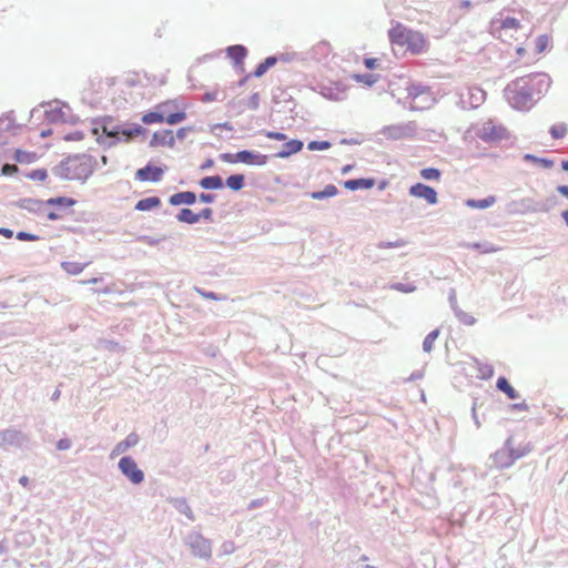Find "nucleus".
I'll return each mask as SVG.
<instances>
[{
    "label": "nucleus",
    "mask_w": 568,
    "mask_h": 568,
    "mask_svg": "<svg viewBox=\"0 0 568 568\" xmlns=\"http://www.w3.org/2000/svg\"><path fill=\"white\" fill-rule=\"evenodd\" d=\"M409 194L412 196L425 200L429 205L438 203L437 192L434 187L423 183H416L409 187Z\"/></svg>",
    "instance_id": "nucleus-13"
},
{
    "label": "nucleus",
    "mask_w": 568,
    "mask_h": 568,
    "mask_svg": "<svg viewBox=\"0 0 568 568\" xmlns=\"http://www.w3.org/2000/svg\"><path fill=\"white\" fill-rule=\"evenodd\" d=\"M199 200L203 203H212L215 200V195L211 193H201Z\"/></svg>",
    "instance_id": "nucleus-63"
},
{
    "label": "nucleus",
    "mask_w": 568,
    "mask_h": 568,
    "mask_svg": "<svg viewBox=\"0 0 568 568\" xmlns=\"http://www.w3.org/2000/svg\"><path fill=\"white\" fill-rule=\"evenodd\" d=\"M197 215H199V221L201 219L206 220V221H211L212 220V215H213V210L211 207H205L200 213H197Z\"/></svg>",
    "instance_id": "nucleus-59"
},
{
    "label": "nucleus",
    "mask_w": 568,
    "mask_h": 568,
    "mask_svg": "<svg viewBox=\"0 0 568 568\" xmlns=\"http://www.w3.org/2000/svg\"><path fill=\"white\" fill-rule=\"evenodd\" d=\"M406 99L409 100V109L413 111H423L430 109L436 99L428 85L422 83H412L406 88Z\"/></svg>",
    "instance_id": "nucleus-5"
},
{
    "label": "nucleus",
    "mask_w": 568,
    "mask_h": 568,
    "mask_svg": "<svg viewBox=\"0 0 568 568\" xmlns=\"http://www.w3.org/2000/svg\"><path fill=\"white\" fill-rule=\"evenodd\" d=\"M390 288L402 293H413L416 291V286L413 283H393Z\"/></svg>",
    "instance_id": "nucleus-46"
},
{
    "label": "nucleus",
    "mask_w": 568,
    "mask_h": 568,
    "mask_svg": "<svg viewBox=\"0 0 568 568\" xmlns=\"http://www.w3.org/2000/svg\"><path fill=\"white\" fill-rule=\"evenodd\" d=\"M420 176L428 181H438L442 176V172L435 168H426L420 171Z\"/></svg>",
    "instance_id": "nucleus-42"
},
{
    "label": "nucleus",
    "mask_w": 568,
    "mask_h": 568,
    "mask_svg": "<svg viewBox=\"0 0 568 568\" xmlns=\"http://www.w3.org/2000/svg\"><path fill=\"white\" fill-rule=\"evenodd\" d=\"M161 200L158 196H150L138 201L135 210L138 211H150L154 207L160 206Z\"/></svg>",
    "instance_id": "nucleus-32"
},
{
    "label": "nucleus",
    "mask_w": 568,
    "mask_h": 568,
    "mask_svg": "<svg viewBox=\"0 0 568 568\" xmlns=\"http://www.w3.org/2000/svg\"><path fill=\"white\" fill-rule=\"evenodd\" d=\"M14 120L11 115H2L0 116V132L8 131L13 126Z\"/></svg>",
    "instance_id": "nucleus-50"
},
{
    "label": "nucleus",
    "mask_w": 568,
    "mask_h": 568,
    "mask_svg": "<svg viewBox=\"0 0 568 568\" xmlns=\"http://www.w3.org/2000/svg\"><path fill=\"white\" fill-rule=\"evenodd\" d=\"M448 301H449V305L453 310V312H455L456 308H459L458 304H457V298H456V291L455 288H452L449 291V296H448Z\"/></svg>",
    "instance_id": "nucleus-58"
},
{
    "label": "nucleus",
    "mask_w": 568,
    "mask_h": 568,
    "mask_svg": "<svg viewBox=\"0 0 568 568\" xmlns=\"http://www.w3.org/2000/svg\"><path fill=\"white\" fill-rule=\"evenodd\" d=\"M375 185V180L374 179H365V178H362V179H352V180H347L345 183H344V186L347 189V190H351V191H356V190H359V189H371Z\"/></svg>",
    "instance_id": "nucleus-25"
},
{
    "label": "nucleus",
    "mask_w": 568,
    "mask_h": 568,
    "mask_svg": "<svg viewBox=\"0 0 568 568\" xmlns=\"http://www.w3.org/2000/svg\"><path fill=\"white\" fill-rule=\"evenodd\" d=\"M550 42V38L547 34H541L536 40V48L538 52H544Z\"/></svg>",
    "instance_id": "nucleus-49"
},
{
    "label": "nucleus",
    "mask_w": 568,
    "mask_h": 568,
    "mask_svg": "<svg viewBox=\"0 0 568 568\" xmlns=\"http://www.w3.org/2000/svg\"><path fill=\"white\" fill-rule=\"evenodd\" d=\"M28 176L33 180V181H44L48 176V173H47V170L44 169H38V170H33L32 172H30L28 174Z\"/></svg>",
    "instance_id": "nucleus-51"
},
{
    "label": "nucleus",
    "mask_w": 568,
    "mask_h": 568,
    "mask_svg": "<svg viewBox=\"0 0 568 568\" xmlns=\"http://www.w3.org/2000/svg\"><path fill=\"white\" fill-rule=\"evenodd\" d=\"M338 193V190L333 184H327L322 191H314L310 193V196L313 200H325L332 196H335Z\"/></svg>",
    "instance_id": "nucleus-33"
},
{
    "label": "nucleus",
    "mask_w": 568,
    "mask_h": 568,
    "mask_svg": "<svg viewBox=\"0 0 568 568\" xmlns=\"http://www.w3.org/2000/svg\"><path fill=\"white\" fill-rule=\"evenodd\" d=\"M546 73H532L517 78L504 90L508 103L516 110H529L550 87Z\"/></svg>",
    "instance_id": "nucleus-1"
},
{
    "label": "nucleus",
    "mask_w": 568,
    "mask_h": 568,
    "mask_svg": "<svg viewBox=\"0 0 568 568\" xmlns=\"http://www.w3.org/2000/svg\"><path fill=\"white\" fill-rule=\"evenodd\" d=\"M199 184L205 190H219L223 187V180L220 175L204 176Z\"/></svg>",
    "instance_id": "nucleus-28"
},
{
    "label": "nucleus",
    "mask_w": 568,
    "mask_h": 568,
    "mask_svg": "<svg viewBox=\"0 0 568 568\" xmlns=\"http://www.w3.org/2000/svg\"><path fill=\"white\" fill-rule=\"evenodd\" d=\"M13 159L20 163H31L34 160V154L22 150H16Z\"/></svg>",
    "instance_id": "nucleus-43"
},
{
    "label": "nucleus",
    "mask_w": 568,
    "mask_h": 568,
    "mask_svg": "<svg viewBox=\"0 0 568 568\" xmlns=\"http://www.w3.org/2000/svg\"><path fill=\"white\" fill-rule=\"evenodd\" d=\"M247 105L250 109L252 110H257L258 106H260V94L256 92V93H253L248 101H247Z\"/></svg>",
    "instance_id": "nucleus-55"
},
{
    "label": "nucleus",
    "mask_w": 568,
    "mask_h": 568,
    "mask_svg": "<svg viewBox=\"0 0 568 568\" xmlns=\"http://www.w3.org/2000/svg\"><path fill=\"white\" fill-rule=\"evenodd\" d=\"M418 130V125L416 121H407L390 125H385L381 130V134L384 135L388 140H410L413 139Z\"/></svg>",
    "instance_id": "nucleus-8"
},
{
    "label": "nucleus",
    "mask_w": 568,
    "mask_h": 568,
    "mask_svg": "<svg viewBox=\"0 0 568 568\" xmlns=\"http://www.w3.org/2000/svg\"><path fill=\"white\" fill-rule=\"evenodd\" d=\"M474 130L476 136L486 143L497 142L505 135V129L501 125H497L491 120L476 125Z\"/></svg>",
    "instance_id": "nucleus-11"
},
{
    "label": "nucleus",
    "mask_w": 568,
    "mask_h": 568,
    "mask_svg": "<svg viewBox=\"0 0 568 568\" xmlns=\"http://www.w3.org/2000/svg\"><path fill=\"white\" fill-rule=\"evenodd\" d=\"M405 245H406V241L403 240V239H398V240H396L394 242H389V241H387V242H379L377 244V247L378 248H393V247H403Z\"/></svg>",
    "instance_id": "nucleus-48"
},
{
    "label": "nucleus",
    "mask_w": 568,
    "mask_h": 568,
    "mask_svg": "<svg viewBox=\"0 0 568 568\" xmlns=\"http://www.w3.org/2000/svg\"><path fill=\"white\" fill-rule=\"evenodd\" d=\"M496 387L505 393L508 398L510 399H516L519 397L518 393L516 392V389L509 384V382L507 381L506 377H499L497 379V383H496Z\"/></svg>",
    "instance_id": "nucleus-30"
},
{
    "label": "nucleus",
    "mask_w": 568,
    "mask_h": 568,
    "mask_svg": "<svg viewBox=\"0 0 568 568\" xmlns=\"http://www.w3.org/2000/svg\"><path fill=\"white\" fill-rule=\"evenodd\" d=\"M321 93L323 97H325L329 100H335V101L342 99V94H343V92L339 91L337 88H333V87H328V85H323L321 89Z\"/></svg>",
    "instance_id": "nucleus-41"
},
{
    "label": "nucleus",
    "mask_w": 568,
    "mask_h": 568,
    "mask_svg": "<svg viewBox=\"0 0 568 568\" xmlns=\"http://www.w3.org/2000/svg\"><path fill=\"white\" fill-rule=\"evenodd\" d=\"M163 170L159 166L148 164L136 171L135 178L139 181L159 182L162 179Z\"/></svg>",
    "instance_id": "nucleus-15"
},
{
    "label": "nucleus",
    "mask_w": 568,
    "mask_h": 568,
    "mask_svg": "<svg viewBox=\"0 0 568 568\" xmlns=\"http://www.w3.org/2000/svg\"><path fill=\"white\" fill-rule=\"evenodd\" d=\"M17 239L19 241H37L39 239V236L28 233V232H24V231H21V232L17 233Z\"/></svg>",
    "instance_id": "nucleus-56"
},
{
    "label": "nucleus",
    "mask_w": 568,
    "mask_h": 568,
    "mask_svg": "<svg viewBox=\"0 0 568 568\" xmlns=\"http://www.w3.org/2000/svg\"><path fill=\"white\" fill-rule=\"evenodd\" d=\"M303 142L301 140H291L283 144L281 151L275 156L280 159H286L292 154L300 152L303 149Z\"/></svg>",
    "instance_id": "nucleus-23"
},
{
    "label": "nucleus",
    "mask_w": 568,
    "mask_h": 568,
    "mask_svg": "<svg viewBox=\"0 0 568 568\" xmlns=\"http://www.w3.org/2000/svg\"><path fill=\"white\" fill-rule=\"evenodd\" d=\"M456 104L463 110H473L480 106L486 100V92L477 87H463L456 91Z\"/></svg>",
    "instance_id": "nucleus-6"
},
{
    "label": "nucleus",
    "mask_w": 568,
    "mask_h": 568,
    "mask_svg": "<svg viewBox=\"0 0 568 568\" xmlns=\"http://www.w3.org/2000/svg\"><path fill=\"white\" fill-rule=\"evenodd\" d=\"M18 206L30 213L43 214L45 213L47 201L27 197L19 200Z\"/></svg>",
    "instance_id": "nucleus-19"
},
{
    "label": "nucleus",
    "mask_w": 568,
    "mask_h": 568,
    "mask_svg": "<svg viewBox=\"0 0 568 568\" xmlns=\"http://www.w3.org/2000/svg\"><path fill=\"white\" fill-rule=\"evenodd\" d=\"M222 550L224 554L230 555L234 552L235 546L232 541H224L222 544Z\"/></svg>",
    "instance_id": "nucleus-62"
},
{
    "label": "nucleus",
    "mask_w": 568,
    "mask_h": 568,
    "mask_svg": "<svg viewBox=\"0 0 568 568\" xmlns=\"http://www.w3.org/2000/svg\"><path fill=\"white\" fill-rule=\"evenodd\" d=\"M69 108L65 104L60 106V102H55V105L50 110H45L47 120L49 122H69L71 115L68 114Z\"/></svg>",
    "instance_id": "nucleus-16"
},
{
    "label": "nucleus",
    "mask_w": 568,
    "mask_h": 568,
    "mask_svg": "<svg viewBox=\"0 0 568 568\" xmlns=\"http://www.w3.org/2000/svg\"><path fill=\"white\" fill-rule=\"evenodd\" d=\"M140 437L136 433H130L123 440L119 442L112 449L110 457L114 458L124 454L130 448L138 445Z\"/></svg>",
    "instance_id": "nucleus-17"
},
{
    "label": "nucleus",
    "mask_w": 568,
    "mask_h": 568,
    "mask_svg": "<svg viewBox=\"0 0 568 568\" xmlns=\"http://www.w3.org/2000/svg\"><path fill=\"white\" fill-rule=\"evenodd\" d=\"M219 92L217 91H213V92H206L204 95H203V101L204 102H212V101H215V100H219Z\"/></svg>",
    "instance_id": "nucleus-64"
},
{
    "label": "nucleus",
    "mask_w": 568,
    "mask_h": 568,
    "mask_svg": "<svg viewBox=\"0 0 568 568\" xmlns=\"http://www.w3.org/2000/svg\"><path fill=\"white\" fill-rule=\"evenodd\" d=\"M438 336H439V329H434L426 335V337L424 338V342H423L424 352L430 353L433 351L434 343Z\"/></svg>",
    "instance_id": "nucleus-39"
},
{
    "label": "nucleus",
    "mask_w": 568,
    "mask_h": 568,
    "mask_svg": "<svg viewBox=\"0 0 568 568\" xmlns=\"http://www.w3.org/2000/svg\"><path fill=\"white\" fill-rule=\"evenodd\" d=\"M226 53L234 61V64L239 65L246 58L247 49L242 44L230 45L226 48Z\"/></svg>",
    "instance_id": "nucleus-24"
},
{
    "label": "nucleus",
    "mask_w": 568,
    "mask_h": 568,
    "mask_svg": "<svg viewBox=\"0 0 568 568\" xmlns=\"http://www.w3.org/2000/svg\"><path fill=\"white\" fill-rule=\"evenodd\" d=\"M459 246L465 247V248L477 250L483 254L496 253L500 250V247H498L497 245H495L488 241L475 242V243L463 242L459 244Z\"/></svg>",
    "instance_id": "nucleus-21"
},
{
    "label": "nucleus",
    "mask_w": 568,
    "mask_h": 568,
    "mask_svg": "<svg viewBox=\"0 0 568 568\" xmlns=\"http://www.w3.org/2000/svg\"><path fill=\"white\" fill-rule=\"evenodd\" d=\"M195 201H196V195L194 192H191V191H183V192L175 193V194L171 195L169 199V203L174 206H178L181 204L192 205L195 203Z\"/></svg>",
    "instance_id": "nucleus-22"
},
{
    "label": "nucleus",
    "mask_w": 568,
    "mask_h": 568,
    "mask_svg": "<svg viewBox=\"0 0 568 568\" xmlns=\"http://www.w3.org/2000/svg\"><path fill=\"white\" fill-rule=\"evenodd\" d=\"M263 134L266 138L272 139V140H276V141H285L286 140V135L284 133H281V132L263 131Z\"/></svg>",
    "instance_id": "nucleus-53"
},
{
    "label": "nucleus",
    "mask_w": 568,
    "mask_h": 568,
    "mask_svg": "<svg viewBox=\"0 0 568 568\" xmlns=\"http://www.w3.org/2000/svg\"><path fill=\"white\" fill-rule=\"evenodd\" d=\"M176 219L179 222L187 224H195L199 222V215L190 209H182L178 213Z\"/></svg>",
    "instance_id": "nucleus-36"
},
{
    "label": "nucleus",
    "mask_w": 568,
    "mask_h": 568,
    "mask_svg": "<svg viewBox=\"0 0 568 568\" xmlns=\"http://www.w3.org/2000/svg\"><path fill=\"white\" fill-rule=\"evenodd\" d=\"M186 118V114L185 112H175V113H171L169 115H164V121L168 123V124H171V125H174V124H178L180 122H182L183 120H185Z\"/></svg>",
    "instance_id": "nucleus-45"
},
{
    "label": "nucleus",
    "mask_w": 568,
    "mask_h": 568,
    "mask_svg": "<svg viewBox=\"0 0 568 568\" xmlns=\"http://www.w3.org/2000/svg\"><path fill=\"white\" fill-rule=\"evenodd\" d=\"M123 476L133 485H140L144 480V473L138 467L136 462L131 456H123L118 464Z\"/></svg>",
    "instance_id": "nucleus-12"
},
{
    "label": "nucleus",
    "mask_w": 568,
    "mask_h": 568,
    "mask_svg": "<svg viewBox=\"0 0 568 568\" xmlns=\"http://www.w3.org/2000/svg\"><path fill=\"white\" fill-rule=\"evenodd\" d=\"M521 457H524V453H516L515 448L511 446V439L508 438L504 447L491 456V459L497 468H507Z\"/></svg>",
    "instance_id": "nucleus-10"
},
{
    "label": "nucleus",
    "mask_w": 568,
    "mask_h": 568,
    "mask_svg": "<svg viewBox=\"0 0 568 568\" xmlns=\"http://www.w3.org/2000/svg\"><path fill=\"white\" fill-rule=\"evenodd\" d=\"M280 58H277L276 55H271V57H267L263 62H261L255 71H254V77L256 78H260L262 77L264 73H266V71L274 67L277 62H278Z\"/></svg>",
    "instance_id": "nucleus-34"
},
{
    "label": "nucleus",
    "mask_w": 568,
    "mask_h": 568,
    "mask_svg": "<svg viewBox=\"0 0 568 568\" xmlns=\"http://www.w3.org/2000/svg\"><path fill=\"white\" fill-rule=\"evenodd\" d=\"M388 37L393 45L405 48L412 54H422L428 50V41L423 33L400 23L388 31Z\"/></svg>",
    "instance_id": "nucleus-4"
},
{
    "label": "nucleus",
    "mask_w": 568,
    "mask_h": 568,
    "mask_svg": "<svg viewBox=\"0 0 568 568\" xmlns=\"http://www.w3.org/2000/svg\"><path fill=\"white\" fill-rule=\"evenodd\" d=\"M29 444V436L21 430L13 427L0 429V448L6 450L10 448L23 449L28 448Z\"/></svg>",
    "instance_id": "nucleus-9"
},
{
    "label": "nucleus",
    "mask_w": 568,
    "mask_h": 568,
    "mask_svg": "<svg viewBox=\"0 0 568 568\" xmlns=\"http://www.w3.org/2000/svg\"><path fill=\"white\" fill-rule=\"evenodd\" d=\"M454 315L464 325L471 326L476 323V318L473 315L464 312L460 307L455 310Z\"/></svg>",
    "instance_id": "nucleus-40"
},
{
    "label": "nucleus",
    "mask_w": 568,
    "mask_h": 568,
    "mask_svg": "<svg viewBox=\"0 0 568 568\" xmlns=\"http://www.w3.org/2000/svg\"><path fill=\"white\" fill-rule=\"evenodd\" d=\"M141 125H120L112 118H104L92 128V134L95 135L100 144L111 148L118 142H128L134 136L141 134Z\"/></svg>",
    "instance_id": "nucleus-2"
},
{
    "label": "nucleus",
    "mask_w": 568,
    "mask_h": 568,
    "mask_svg": "<svg viewBox=\"0 0 568 568\" xmlns=\"http://www.w3.org/2000/svg\"><path fill=\"white\" fill-rule=\"evenodd\" d=\"M57 448L59 450H68V449H70L71 448V440L68 439V438H62V439L58 440Z\"/></svg>",
    "instance_id": "nucleus-61"
},
{
    "label": "nucleus",
    "mask_w": 568,
    "mask_h": 568,
    "mask_svg": "<svg viewBox=\"0 0 568 568\" xmlns=\"http://www.w3.org/2000/svg\"><path fill=\"white\" fill-rule=\"evenodd\" d=\"M225 184L232 191H240L244 186V175L232 174L226 179Z\"/></svg>",
    "instance_id": "nucleus-38"
},
{
    "label": "nucleus",
    "mask_w": 568,
    "mask_h": 568,
    "mask_svg": "<svg viewBox=\"0 0 568 568\" xmlns=\"http://www.w3.org/2000/svg\"><path fill=\"white\" fill-rule=\"evenodd\" d=\"M219 159L225 163H237L240 160L236 158V153H221Z\"/></svg>",
    "instance_id": "nucleus-52"
},
{
    "label": "nucleus",
    "mask_w": 568,
    "mask_h": 568,
    "mask_svg": "<svg viewBox=\"0 0 568 568\" xmlns=\"http://www.w3.org/2000/svg\"><path fill=\"white\" fill-rule=\"evenodd\" d=\"M175 138L172 130H163L154 132L151 139V146H170L174 145Z\"/></svg>",
    "instance_id": "nucleus-20"
},
{
    "label": "nucleus",
    "mask_w": 568,
    "mask_h": 568,
    "mask_svg": "<svg viewBox=\"0 0 568 568\" xmlns=\"http://www.w3.org/2000/svg\"><path fill=\"white\" fill-rule=\"evenodd\" d=\"M521 28L520 22L516 18L506 17L499 20V38L503 36H509L513 38L516 32Z\"/></svg>",
    "instance_id": "nucleus-18"
},
{
    "label": "nucleus",
    "mask_w": 568,
    "mask_h": 568,
    "mask_svg": "<svg viewBox=\"0 0 568 568\" xmlns=\"http://www.w3.org/2000/svg\"><path fill=\"white\" fill-rule=\"evenodd\" d=\"M184 544L191 549L194 557L210 559L212 556V542L199 531H190L183 538Z\"/></svg>",
    "instance_id": "nucleus-7"
},
{
    "label": "nucleus",
    "mask_w": 568,
    "mask_h": 568,
    "mask_svg": "<svg viewBox=\"0 0 568 568\" xmlns=\"http://www.w3.org/2000/svg\"><path fill=\"white\" fill-rule=\"evenodd\" d=\"M139 240L150 246H155L162 241V239H155V237L148 236V235H143Z\"/></svg>",
    "instance_id": "nucleus-57"
},
{
    "label": "nucleus",
    "mask_w": 568,
    "mask_h": 568,
    "mask_svg": "<svg viewBox=\"0 0 568 568\" xmlns=\"http://www.w3.org/2000/svg\"><path fill=\"white\" fill-rule=\"evenodd\" d=\"M567 133V125L564 123L555 124L550 128V134L554 139H562Z\"/></svg>",
    "instance_id": "nucleus-44"
},
{
    "label": "nucleus",
    "mask_w": 568,
    "mask_h": 568,
    "mask_svg": "<svg viewBox=\"0 0 568 568\" xmlns=\"http://www.w3.org/2000/svg\"><path fill=\"white\" fill-rule=\"evenodd\" d=\"M356 79L359 82H364L367 85H373L377 81V79L374 74H362V75H357Z\"/></svg>",
    "instance_id": "nucleus-54"
},
{
    "label": "nucleus",
    "mask_w": 568,
    "mask_h": 568,
    "mask_svg": "<svg viewBox=\"0 0 568 568\" xmlns=\"http://www.w3.org/2000/svg\"><path fill=\"white\" fill-rule=\"evenodd\" d=\"M1 172L3 175H12L13 173L18 172V166L7 163L2 166Z\"/></svg>",
    "instance_id": "nucleus-60"
},
{
    "label": "nucleus",
    "mask_w": 568,
    "mask_h": 568,
    "mask_svg": "<svg viewBox=\"0 0 568 568\" xmlns=\"http://www.w3.org/2000/svg\"><path fill=\"white\" fill-rule=\"evenodd\" d=\"M74 204L75 201L73 199L65 196L51 197L47 200V206H59L61 209H67L73 206Z\"/></svg>",
    "instance_id": "nucleus-37"
},
{
    "label": "nucleus",
    "mask_w": 568,
    "mask_h": 568,
    "mask_svg": "<svg viewBox=\"0 0 568 568\" xmlns=\"http://www.w3.org/2000/svg\"><path fill=\"white\" fill-rule=\"evenodd\" d=\"M236 158L241 163L255 166H263L268 161V155L251 150L239 151Z\"/></svg>",
    "instance_id": "nucleus-14"
},
{
    "label": "nucleus",
    "mask_w": 568,
    "mask_h": 568,
    "mask_svg": "<svg viewBox=\"0 0 568 568\" xmlns=\"http://www.w3.org/2000/svg\"><path fill=\"white\" fill-rule=\"evenodd\" d=\"M170 504L180 513L185 515L190 520H194V515L185 498H172Z\"/></svg>",
    "instance_id": "nucleus-27"
},
{
    "label": "nucleus",
    "mask_w": 568,
    "mask_h": 568,
    "mask_svg": "<svg viewBox=\"0 0 568 568\" xmlns=\"http://www.w3.org/2000/svg\"><path fill=\"white\" fill-rule=\"evenodd\" d=\"M331 148V143L328 141H311L307 144V149L311 151H323Z\"/></svg>",
    "instance_id": "nucleus-47"
},
{
    "label": "nucleus",
    "mask_w": 568,
    "mask_h": 568,
    "mask_svg": "<svg viewBox=\"0 0 568 568\" xmlns=\"http://www.w3.org/2000/svg\"><path fill=\"white\" fill-rule=\"evenodd\" d=\"M496 203V197L494 195H489L485 199L475 200L468 199L465 201V205L470 209L485 210L493 206Z\"/></svg>",
    "instance_id": "nucleus-26"
},
{
    "label": "nucleus",
    "mask_w": 568,
    "mask_h": 568,
    "mask_svg": "<svg viewBox=\"0 0 568 568\" xmlns=\"http://www.w3.org/2000/svg\"><path fill=\"white\" fill-rule=\"evenodd\" d=\"M474 364L477 369V377L480 379H489L494 375V367L490 364L481 363L479 359L474 358Z\"/></svg>",
    "instance_id": "nucleus-29"
},
{
    "label": "nucleus",
    "mask_w": 568,
    "mask_h": 568,
    "mask_svg": "<svg viewBox=\"0 0 568 568\" xmlns=\"http://www.w3.org/2000/svg\"><path fill=\"white\" fill-rule=\"evenodd\" d=\"M97 161L88 154L68 156L52 169V173L62 180L85 181L94 172Z\"/></svg>",
    "instance_id": "nucleus-3"
},
{
    "label": "nucleus",
    "mask_w": 568,
    "mask_h": 568,
    "mask_svg": "<svg viewBox=\"0 0 568 568\" xmlns=\"http://www.w3.org/2000/svg\"><path fill=\"white\" fill-rule=\"evenodd\" d=\"M165 105L159 106V111L149 112L143 115L142 121L145 124H153L164 122V111Z\"/></svg>",
    "instance_id": "nucleus-35"
},
{
    "label": "nucleus",
    "mask_w": 568,
    "mask_h": 568,
    "mask_svg": "<svg viewBox=\"0 0 568 568\" xmlns=\"http://www.w3.org/2000/svg\"><path fill=\"white\" fill-rule=\"evenodd\" d=\"M90 264V262L79 263V262H62L61 267L64 272L70 275H78L82 273V271Z\"/></svg>",
    "instance_id": "nucleus-31"
}]
</instances>
